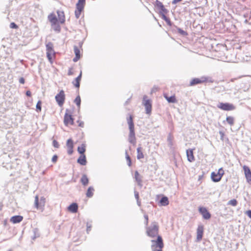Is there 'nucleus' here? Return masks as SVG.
<instances>
[{
  "instance_id": "obj_45",
  "label": "nucleus",
  "mask_w": 251,
  "mask_h": 251,
  "mask_svg": "<svg viewBox=\"0 0 251 251\" xmlns=\"http://www.w3.org/2000/svg\"><path fill=\"white\" fill-rule=\"evenodd\" d=\"M165 21L167 23L168 25H169V26H171L172 23H171V22L169 18L168 19H167L166 20H165Z\"/></svg>"
},
{
  "instance_id": "obj_39",
  "label": "nucleus",
  "mask_w": 251,
  "mask_h": 251,
  "mask_svg": "<svg viewBox=\"0 0 251 251\" xmlns=\"http://www.w3.org/2000/svg\"><path fill=\"white\" fill-rule=\"evenodd\" d=\"M53 145L56 148H58L59 147V144L58 142L56 140H54L53 141Z\"/></svg>"
},
{
  "instance_id": "obj_47",
  "label": "nucleus",
  "mask_w": 251,
  "mask_h": 251,
  "mask_svg": "<svg viewBox=\"0 0 251 251\" xmlns=\"http://www.w3.org/2000/svg\"><path fill=\"white\" fill-rule=\"evenodd\" d=\"M91 226L87 224V232L88 233L91 230Z\"/></svg>"
},
{
  "instance_id": "obj_16",
  "label": "nucleus",
  "mask_w": 251,
  "mask_h": 251,
  "mask_svg": "<svg viewBox=\"0 0 251 251\" xmlns=\"http://www.w3.org/2000/svg\"><path fill=\"white\" fill-rule=\"evenodd\" d=\"M154 6L160 10V13H167V10L165 8L163 3L158 0L155 1Z\"/></svg>"
},
{
  "instance_id": "obj_33",
  "label": "nucleus",
  "mask_w": 251,
  "mask_h": 251,
  "mask_svg": "<svg viewBox=\"0 0 251 251\" xmlns=\"http://www.w3.org/2000/svg\"><path fill=\"white\" fill-rule=\"evenodd\" d=\"M41 105H42V101L41 100H39L36 106V110L37 112H40L41 111Z\"/></svg>"
},
{
  "instance_id": "obj_43",
  "label": "nucleus",
  "mask_w": 251,
  "mask_h": 251,
  "mask_svg": "<svg viewBox=\"0 0 251 251\" xmlns=\"http://www.w3.org/2000/svg\"><path fill=\"white\" fill-rule=\"evenodd\" d=\"M77 123L78 124V126L83 127L84 126V123L81 121H77Z\"/></svg>"
},
{
  "instance_id": "obj_17",
  "label": "nucleus",
  "mask_w": 251,
  "mask_h": 251,
  "mask_svg": "<svg viewBox=\"0 0 251 251\" xmlns=\"http://www.w3.org/2000/svg\"><path fill=\"white\" fill-rule=\"evenodd\" d=\"M128 140L130 143L135 144L136 143V138L135 135L134 129H129V134Z\"/></svg>"
},
{
  "instance_id": "obj_50",
  "label": "nucleus",
  "mask_w": 251,
  "mask_h": 251,
  "mask_svg": "<svg viewBox=\"0 0 251 251\" xmlns=\"http://www.w3.org/2000/svg\"><path fill=\"white\" fill-rule=\"evenodd\" d=\"M26 95L28 97H30L31 96V93L30 91H27L26 92Z\"/></svg>"
},
{
  "instance_id": "obj_12",
  "label": "nucleus",
  "mask_w": 251,
  "mask_h": 251,
  "mask_svg": "<svg viewBox=\"0 0 251 251\" xmlns=\"http://www.w3.org/2000/svg\"><path fill=\"white\" fill-rule=\"evenodd\" d=\"M245 177L248 183L251 184V170L248 166L244 165L243 167Z\"/></svg>"
},
{
  "instance_id": "obj_21",
  "label": "nucleus",
  "mask_w": 251,
  "mask_h": 251,
  "mask_svg": "<svg viewBox=\"0 0 251 251\" xmlns=\"http://www.w3.org/2000/svg\"><path fill=\"white\" fill-rule=\"evenodd\" d=\"M74 52L75 57L73 59L74 62L77 61L80 58V51L78 48L76 46L74 47Z\"/></svg>"
},
{
  "instance_id": "obj_49",
  "label": "nucleus",
  "mask_w": 251,
  "mask_h": 251,
  "mask_svg": "<svg viewBox=\"0 0 251 251\" xmlns=\"http://www.w3.org/2000/svg\"><path fill=\"white\" fill-rule=\"evenodd\" d=\"M182 0H173V1H172V3L175 4H176L180 1H181Z\"/></svg>"
},
{
  "instance_id": "obj_7",
  "label": "nucleus",
  "mask_w": 251,
  "mask_h": 251,
  "mask_svg": "<svg viewBox=\"0 0 251 251\" xmlns=\"http://www.w3.org/2000/svg\"><path fill=\"white\" fill-rule=\"evenodd\" d=\"M55 99L58 105L62 107L65 100V94L64 91L63 90L60 91L59 93L56 95Z\"/></svg>"
},
{
  "instance_id": "obj_30",
  "label": "nucleus",
  "mask_w": 251,
  "mask_h": 251,
  "mask_svg": "<svg viewBox=\"0 0 251 251\" xmlns=\"http://www.w3.org/2000/svg\"><path fill=\"white\" fill-rule=\"evenodd\" d=\"M77 151L80 155L84 154L86 151V146L84 144H82L80 146L78 147Z\"/></svg>"
},
{
  "instance_id": "obj_23",
  "label": "nucleus",
  "mask_w": 251,
  "mask_h": 251,
  "mask_svg": "<svg viewBox=\"0 0 251 251\" xmlns=\"http://www.w3.org/2000/svg\"><path fill=\"white\" fill-rule=\"evenodd\" d=\"M82 73L80 72L79 75L73 82L74 85L77 88H79L80 86V82L81 79Z\"/></svg>"
},
{
  "instance_id": "obj_42",
  "label": "nucleus",
  "mask_w": 251,
  "mask_h": 251,
  "mask_svg": "<svg viewBox=\"0 0 251 251\" xmlns=\"http://www.w3.org/2000/svg\"><path fill=\"white\" fill-rule=\"evenodd\" d=\"M166 13H164V12H161V13H160V14H161V17H162V18L164 21L166 20V19L168 18V17H167L166 16V15H165V14H166Z\"/></svg>"
},
{
  "instance_id": "obj_38",
  "label": "nucleus",
  "mask_w": 251,
  "mask_h": 251,
  "mask_svg": "<svg viewBox=\"0 0 251 251\" xmlns=\"http://www.w3.org/2000/svg\"><path fill=\"white\" fill-rule=\"evenodd\" d=\"M58 156L56 155H54L52 157V161L53 163H55L57 162Z\"/></svg>"
},
{
  "instance_id": "obj_2",
  "label": "nucleus",
  "mask_w": 251,
  "mask_h": 251,
  "mask_svg": "<svg viewBox=\"0 0 251 251\" xmlns=\"http://www.w3.org/2000/svg\"><path fill=\"white\" fill-rule=\"evenodd\" d=\"M58 18L54 13H51L48 16V19L51 24L53 29L57 32L60 31L61 27L59 23L63 24L65 22V16L64 12L62 11H57Z\"/></svg>"
},
{
  "instance_id": "obj_35",
  "label": "nucleus",
  "mask_w": 251,
  "mask_h": 251,
  "mask_svg": "<svg viewBox=\"0 0 251 251\" xmlns=\"http://www.w3.org/2000/svg\"><path fill=\"white\" fill-rule=\"evenodd\" d=\"M75 102L77 105V106L79 107L80 106V103H81V99L79 96H78L76 97V98L75 100Z\"/></svg>"
},
{
  "instance_id": "obj_36",
  "label": "nucleus",
  "mask_w": 251,
  "mask_h": 251,
  "mask_svg": "<svg viewBox=\"0 0 251 251\" xmlns=\"http://www.w3.org/2000/svg\"><path fill=\"white\" fill-rule=\"evenodd\" d=\"M177 32L179 34H180L181 35H182L183 36H186L188 35V33L186 31L182 30V29H181L180 28H177Z\"/></svg>"
},
{
  "instance_id": "obj_29",
  "label": "nucleus",
  "mask_w": 251,
  "mask_h": 251,
  "mask_svg": "<svg viewBox=\"0 0 251 251\" xmlns=\"http://www.w3.org/2000/svg\"><path fill=\"white\" fill-rule=\"evenodd\" d=\"M135 179L139 185H141L142 182V176L138 171L135 172Z\"/></svg>"
},
{
  "instance_id": "obj_19",
  "label": "nucleus",
  "mask_w": 251,
  "mask_h": 251,
  "mask_svg": "<svg viewBox=\"0 0 251 251\" xmlns=\"http://www.w3.org/2000/svg\"><path fill=\"white\" fill-rule=\"evenodd\" d=\"M23 220V217L20 215H17L12 217L10 221L13 224H17L20 223Z\"/></svg>"
},
{
  "instance_id": "obj_26",
  "label": "nucleus",
  "mask_w": 251,
  "mask_h": 251,
  "mask_svg": "<svg viewBox=\"0 0 251 251\" xmlns=\"http://www.w3.org/2000/svg\"><path fill=\"white\" fill-rule=\"evenodd\" d=\"M77 162L81 165H85L87 162L85 155H80L77 159Z\"/></svg>"
},
{
  "instance_id": "obj_3",
  "label": "nucleus",
  "mask_w": 251,
  "mask_h": 251,
  "mask_svg": "<svg viewBox=\"0 0 251 251\" xmlns=\"http://www.w3.org/2000/svg\"><path fill=\"white\" fill-rule=\"evenodd\" d=\"M53 48V44L51 42H49L46 45L47 57L51 64L53 63L55 58V52Z\"/></svg>"
},
{
  "instance_id": "obj_1",
  "label": "nucleus",
  "mask_w": 251,
  "mask_h": 251,
  "mask_svg": "<svg viewBox=\"0 0 251 251\" xmlns=\"http://www.w3.org/2000/svg\"><path fill=\"white\" fill-rule=\"evenodd\" d=\"M146 233L151 238H157L156 240H151V248L152 251H163L164 245L162 237L159 235V226L156 222H152L146 229Z\"/></svg>"
},
{
  "instance_id": "obj_8",
  "label": "nucleus",
  "mask_w": 251,
  "mask_h": 251,
  "mask_svg": "<svg viewBox=\"0 0 251 251\" xmlns=\"http://www.w3.org/2000/svg\"><path fill=\"white\" fill-rule=\"evenodd\" d=\"M143 104L146 108V112L148 114H150L151 112L152 105L151 100L148 99L147 96H144Z\"/></svg>"
},
{
  "instance_id": "obj_31",
  "label": "nucleus",
  "mask_w": 251,
  "mask_h": 251,
  "mask_svg": "<svg viewBox=\"0 0 251 251\" xmlns=\"http://www.w3.org/2000/svg\"><path fill=\"white\" fill-rule=\"evenodd\" d=\"M80 181L84 186H86L88 184L89 179L86 175H83L82 176Z\"/></svg>"
},
{
  "instance_id": "obj_51",
  "label": "nucleus",
  "mask_w": 251,
  "mask_h": 251,
  "mask_svg": "<svg viewBox=\"0 0 251 251\" xmlns=\"http://www.w3.org/2000/svg\"><path fill=\"white\" fill-rule=\"evenodd\" d=\"M19 82L22 83V84H24L25 83V79L23 77H21L20 80H19Z\"/></svg>"
},
{
  "instance_id": "obj_41",
  "label": "nucleus",
  "mask_w": 251,
  "mask_h": 251,
  "mask_svg": "<svg viewBox=\"0 0 251 251\" xmlns=\"http://www.w3.org/2000/svg\"><path fill=\"white\" fill-rule=\"evenodd\" d=\"M10 27L11 28H17L18 27V26L14 23H11L10 25Z\"/></svg>"
},
{
  "instance_id": "obj_13",
  "label": "nucleus",
  "mask_w": 251,
  "mask_h": 251,
  "mask_svg": "<svg viewBox=\"0 0 251 251\" xmlns=\"http://www.w3.org/2000/svg\"><path fill=\"white\" fill-rule=\"evenodd\" d=\"M199 211L204 219L208 220L211 218L210 213L205 207H200L199 208Z\"/></svg>"
},
{
  "instance_id": "obj_24",
  "label": "nucleus",
  "mask_w": 251,
  "mask_h": 251,
  "mask_svg": "<svg viewBox=\"0 0 251 251\" xmlns=\"http://www.w3.org/2000/svg\"><path fill=\"white\" fill-rule=\"evenodd\" d=\"M144 157V155L143 152V149L140 146L137 149V158L138 159H141Z\"/></svg>"
},
{
  "instance_id": "obj_6",
  "label": "nucleus",
  "mask_w": 251,
  "mask_h": 251,
  "mask_svg": "<svg viewBox=\"0 0 251 251\" xmlns=\"http://www.w3.org/2000/svg\"><path fill=\"white\" fill-rule=\"evenodd\" d=\"M46 203V199L44 197H41L40 200L38 196H36L35 197L34 204L35 207L41 211H43L44 209V207Z\"/></svg>"
},
{
  "instance_id": "obj_9",
  "label": "nucleus",
  "mask_w": 251,
  "mask_h": 251,
  "mask_svg": "<svg viewBox=\"0 0 251 251\" xmlns=\"http://www.w3.org/2000/svg\"><path fill=\"white\" fill-rule=\"evenodd\" d=\"M85 4V0H78L76 3V9L75 11V15L77 18H79L81 12L84 9Z\"/></svg>"
},
{
  "instance_id": "obj_48",
  "label": "nucleus",
  "mask_w": 251,
  "mask_h": 251,
  "mask_svg": "<svg viewBox=\"0 0 251 251\" xmlns=\"http://www.w3.org/2000/svg\"><path fill=\"white\" fill-rule=\"evenodd\" d=\"M68 74L69 75H71L73 74V72L72 69L71 68L69 69Z\"/></svg>"
},
{
  "instance_id": "obj_20",
  "label": "nucleus",
  "mask_w": 251,
  "mask_h": 251,
  "mask_svg": "<svg viewBox=\"0 0 251 251\" xmlns=\"http://www.w3.org/2000/svg\"><path fill=\"white\" fill-rule=\"evenodd\" d=\"M163 96L169 103H176L177 102V100L175 95L171 97H169L167 94H164Z\"/></svg>"
},
{
  "instance_id": "obj_18",
  "label": "nucleus",
  "mask_w": 251,
  "mask_h": 251,
  "mask_svg": "<svg viewBox=\"0 0 251 251\" xmlns=\"http://www.w3.org/2000/svg\"><path fill=\"white\" fill-rule=\"evenodd\" d=\"M186 154L188 160L192 162L195 160V157L193 149H189L186 151Z\"/></svg>"
},
{
  "instance_id": "obj_14",
  "label": "nucleus",
  "mask_w": 251,
  "mask_h": 251,
  "mask_svg": "<svg viewBox=\"0 0 251 251\" xmlns=\"http://www.w3.org/2000/svg\"><path fill=\"white\" fill-rule=\"evenodd\" d=\"M66 147L68 153L72 154L74 152V142L72 139H69L66 142Z\"/></svg>"
},
{
  "instance_id": "obj_52",
  "label": "nucleus",
  "mask_w": 251,
  "mask_h": 251,
  "mask_svg": "<svg viewBox=\"0 0 251 251\" xmlns=\"http://www.w3.org/2000/svg\"><path fill=\"white\" fill-rule=\"evenodd\" d=\"M236 79H237V78H232V79H230V81L231 82H233V81H235V80H236Z\"/></svg>"
},
{
  "instance_id": "obj_37",
  "label": "nucleus",
  "mask_w": 251,
  "mask_h": 251,
  "mask_svg": "<svg viewBox=\"0 0 251 251\" xmlns=\"http://www.w3.org/2000/svg\"><path fill=\"white\" fill-rule=\"evenodd\" d=\"M126 159L128 162V165L130 167L131 166V161L130 156L127 154L126 155Z\"/></svg>"
},
{
  "instance_id": "obj_22",
  "label": "nucleus",
  "mask_w": 251,
  "mask_h": 251,
  "mask_svg": "<svg viewBox=\"0 0 251 251\" xmlns=\"http://www.w3.org/2000/svg\"><path fill=\"white\" fill-rule=\"evenodd\" d=\"M68 209L72 213H76L78 210V205L76 203H73L68 207Z\"/></svg>"
},
{
  "instance_id": "obj_44",
  "label": "nucleus",
  "mask_w": 251,
  "mask_h": 251,
  "mask_svg": "<svg viewBox=\"0 0 251 251\" xmlns=\"http://www.w3.org/2000/svg\"><path fill=\"white\" fill-rule=\"evenodd\" d=\"M245 213L248 215V216L251 219V210H249L245 212Z\"/></svg>"
},
{
  "instance_id": "obj_4",
  "label": "nucleus",
  "mask_w": 251,
  "mask_h": 251,
  "mask_svg": "<svg viewBox=\"0 0 251 251\" xmlns=\"http://www.w3.org/2000/svg\"><path fill=\"white\" fill-rule=\"evenodd\" d=\"M63 122L66 126H72L74 124V119L71 112L69 109L66 110Z\"/></svg>"
},
{
  "instance_id": "obj_15",
  "label": "nucleus",
  "mask_w": 251,
  "mask_h": 251,
  "mask_svg": "<svg viewBox=\"0 0 251 251\" xmlns=\"http://www.w3.org/2000/svg\"><path fill=\"white\" fill-rule=\"evenodd\" d=\"M203 226L202 225H200L198 226L197 229V239L198 241H201L203 237Z\"/></svg>"
},
{
  "instance_id": "obj_32",
  "label": "nucleus",
  "mask_w": 251,
  "mask_h": 251,
  "mask_svg": "<svg viewBox=\"0 0 251 251\" xmlns=\"http://www.w3.org/2000/svg\"><path fill=\"white\" fill-rule=\"evenodd\" d=\"M226 121L230 126L234 124V118L232 116H227L226 118Z\"/></svg>"
},
{
  "instance_id": "obj_25",
  "label": "nucleus",
  "mask_w": 251,
  "mask_h": 251,
  "mask_svg": "<svg viewBox=\"0 0 251 251\" xmlns=\"http://www.w3.org/2000/svg\"><path fill=\"white\" fill-rule=\"evenodd\" d=\"M127 122L128 125L129 129H134V125L133 120V117L131 115H129V117L127 118Z\"/></svg>"
},
{
  "instance_id": "obj_5",
  "label": "nucleus",
  "mask_w": 251,
  "mask_h": 251,
  "mask_svg": "<svg viewBox=\"0 0 251 251\" xmlns=\"http://www.w3.org/2000/svg\"><path fill=\"white\" fill-rule=\"evenodd\" d=\"M224 174V170L221 168L218 170V172H213L211 173V178L213 181L217 182L221 180Z\"/></svg>"
},
{
  "instance_id": "obj_10",
  "label": "nucleus",
  "mask_w": 251,
  "mask_h": 251,
  "mask_svg": "<svg viewBox=\"0 0 251 251\" xmlns=\"http://www.w3.org/2000/svg\"><path fill=\"white\" fill-rule=\"evenodd\" d=\"M218 107L225 111H232L235 109V106L231 103L221 102L218 105Z\"/></svg>"
},
{
  "instance_id": "obj_28",
  "label": "nucleus",
  "mask_w": 251,
  "mask_h": 251,
  "mask_svg": "<svg viewBox=\"0 0 251 251\" xmlns=\"http://www.w3.org/2000/svg\"><path fill=\"white\" fill-rule=\"evenodd\" d=\"M159 203L162 206H166L169 204V201L167 197H163L160 200Z\"/></svg>"
},
{
  "instance_id": "obj_40",
  "label": "nucleus",
  "mask_w": 251,
  "mask_h": 251,
  "mask_svg": "<svg viewBox=\"0 0 251 251\" xmlns=\"http://www.w3.org/2000/svg\"><path fill=\"white\" fill-rule=\"evenodd\" d=\"M158 90H159V88L157 87H156V86L153 87L152 88V89H151V94H152L153 93L157 92V91H158Z\"/></svg>"
},
{
  "instance_id": "obj_27",
  "label": "nucleus",
  "mask_w": 251,
  "mask_h": 251,
  "mask_svg": "<svg viewBox=\"0 0 251 251\" xmlns=\"http://www.w3.org/2000/svg\"><path fill=\"white\" fill-rule=\"evenodd\" d=\"M94 191H95V189L93 187H92V186L89 187L88 188L86 193V197L87 198H91L93 196Z\"/></svg>"
},
{
  "instance_id": "obj_46",
  "label": "nucleus",
  "mask_w": 251,
  "mask_h": 251,
  "mask_svg": "<svg viewBox=\"0 0 251 251\" xmlns=\"http://www.w3.org/2000/svg\"><path fill=\"white\" fill-rule=\"evenodd\" d=\"M144 217H145V219H146V225L147 226L148 225V223H149V217H148V215H145Z\"/></svg>"
},
{
  "instance_id": "obj_34",
  "label": "nucleus",
  "mask_w": 251,
  "mask_h": 251,
  "mask_svg": "<svg viewBox=\"0 0 251 251\" xmlns=\"http://www.w3.org/2000/svg\"><path fill=\"white\" fill-rule=\"evenodd\" d=\"M238 202L235 199H232L230 200L228 203V205H231L232 206H236L237 205Z\"/></svg>"
},
{
  "instance_id": "obj_11",
  "label": "nucleus",
  "mask_w": 251,
  "mask_h": 251,
  "mask_svg": "<svg viewBox=\"0 0 251 251\" xmlns=\"http://www.w3.org/2000/svg\"><path fill=\"white\" fill-rule=\"evenodd\" d=\"M207 78L204 76L201 77V78H195L191 80L189 85L192 86L197 84H201L207 82Z\"/></svg>"
}]
</instances>
